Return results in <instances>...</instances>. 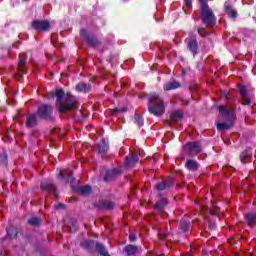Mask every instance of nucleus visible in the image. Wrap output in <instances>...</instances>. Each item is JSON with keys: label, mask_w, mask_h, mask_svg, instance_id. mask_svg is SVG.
<instances>
[{"label": "nucleus", "mask_w": 256, "mask_h": 256, "mask_svg": "<svg viewBox=\"0 0 256 256\" xmlns=\"http://www.w3.org/2000/svg\"><path fill=\"white\" fill-rule=\"evenodd\" d=\"M40 189L46 191V193H52L58 195L57 186L52 181H46L40 183Z\"/></svg>", "instance_id": "obj_14"}, {"label": "nucleus", "mask_w": 256, "mask_h": 256, "mask_svg": "<svg viewBox=\"0 0 256 256\" xmlns=\"http://www.w3.org/2000/svg\"><path fill=\"white\" fill-rule=\"evenodd\" d=\"M185 167L188 171H192V173H195V171H199V162L194 159H188L185 163Z\"/></svg>", "instance_id": "obj_19"}, {"label": "nucleus", "mask_w": 256, "mask_h": 256, "mask_svg": "<svg viewBox=\"0 0 256 256\" xmlns=\"http://www.w3.org/2000/svg\"><path fill=\"white\" fill-rule=\"evenodd\" d=\"M184 105H189V100H186V101L184 102Z\"/></svg>", "instance_id": "obj_48"}, {"label": "nucleus", "mask_w": 256, "mask_h": 256, "mask_svg": "<svg viewBox=\"0 0 256 256\" xmlns=\"http://www.w3.org/2000/svg\"><path fill=\"white\" fill-rule=\"evenodd\" d=\"M94 245H95V241L93 240H84L80 242V246L83 247V249H86V251H91Z\"/></svg>", "instance_id": "obj_31"}, {"label": "nucleus", "mask_w": 256, "mask_h": 256, "mask_svg": "<svg viewBox=\"0 0 256 256\" xmlns=\"http://www.w3.org/2000/svg\"><path fill=\"white\" fill-rule=\"evenodd\" d=\"M214 209H219V207H217V206H214Z\"/></svg>", "instance_id": "obj_50"}, {"label": "nucleus", "mask_w": 256, "mask_h": 256, "mask_svg": "<svg viewBox=\"0 0 256 256\" xmlns=\"http://www.w3.org/2000/svg\"><path fill=\"white\" fill-rule=\"evenodd\" d=\"M64 207H65V204L59 203V204L56 206V209H63Z\"/></svg>", "instance_id": "obj_45"}, {"label": "nucleus", "mask_w": 256, "mask_h": 256, "mask_svg": "<svg viewBox=\"0 0 256 256\" xmlns=\"http://www.w3.org/2000/svg\"><path fill=\"white\" fill-rule=\"evenodd\" d=\"M78 101L75 96L71 95V93L66 94V98L64 103L62 102L58 107L60 113H67V111H71L72 109H76Z\"/></svg>", "instance_id": "obj_5"}, {"label": "nucleus", "mask_w": 256, "mask_h": 256, "mask_svg": "<svg viewBox=\"0 0 256 256\" xmlns=\"http://www.w3.org/2000/svg\"><path fill=\"white\" fill-rule=\"evenodd\" d=\"M129 241L135 243V241H137V235L135 233L130 234Z\"/></svg>", "instance_id": "obj_40"}, {"label": "nucleus", "mask_w": 256, "mask_h": 256, "mask_svg": "<svg viewBox=\"0 0 256 256\" xmlns=\"http://www.w3.org/2000/svg\"><path fill=\"white\" fill-rule=\"evenodd\" d=\"M148 111L155 117H161L165 113V102L161 99L159 94L150 95L148 101Z\"/></svg>", "instance_id": "obj_3"}, {"label": "nucleus", "mask_w": 256, "mask_h": 256, "mask_svg": "<svg viewBox=\"0 0 256 256\" xmlns=\"http://www.w3.org/2000/svg\"><path fill=\"white\" fill-rule=\"evenodd\" d=\"M36 115H38L39 119H43L44 121H53V106L50 104L40 105Z\"/></svg>", "instance_id": "obj_7"}, {"label": "nucleus", "mask_w": 256, "mask_h": 256, "mask_svg": "<svg viewBox=\"0 0 256 256\" xmlns=\"http://www.w3.org/2000/svg\"><path fill=\"white\" fill-rule=\"evenodd\" d=\"M173 185H175V179L169 176L165 181L157 183L155 189H157V191H167V189H171Z\"/></svg>", "instance_id": "obj_13"}, {"label": "nucleus", "mask_w": 256, "mask_h": 256, "mask_svg": "<svg viewBox=\"0 0 256 256\" xmlns=\"http://www.w3.org/2000/svg\"><path fill=\"white\" fill-rule=\"evenodd\" d=\"M119 175H123V170L121 168H112L107 170L104 175V181L109 183L111 181H115Z\"/></svg>", "instance_id": "obj_11"}, {"label": "nucleus", "mask_w": 256, "mask_h": 256, "mask_svg": "<svg viewBox=\"0 0 256 256\" xmlns=\"http://www.w3.org/2000/svg\"><path fill=\"white\" fill-rule=\"evenodd\" d=\"M3 157H4L3 163H4V165H7V161L9 159V155L7 154V151L3 152Z\"/></svg>", "instance_id": "obj_42"}, {"label": "nucleus", "mask_w": 256, "mask_h": 256, "mask_svg": "<svg viewBox=\"0 0 256 256\" xmlns=\"http://www.w3.org/2000/svg\"><path fill=\"white\" fill-rule=\"evenodd\" d=\"M253 157V152L251 151V147H247L244 151L240 153V161L245 164L249 159Z\"/></svg>", "instance_id": "obj_21"}, {"label": "nucleus", "mask_w": 256, "mask_h": 256, "mask_svg": "<svg viewBox=\"0 0 256 256\" xmlns=\"http://www.w3.org/2000/svg\"><path fill=\"white\" fill-rule=\"evenodd\" d=\"M31 27L38 33H47L48 31H51V22H49V20L36 19L32 21Z\"/></svg>", "instance_id": "obj_10"}, {"label": "nucleus", "mask_w": 256, "mask_h": 256, "mask_svg": "<svg viewBox=\"0 0 256 256\" xmlns=\"http://www.w3.org/2000/svg\"><path fill=\"white\" fill-rule=\"evenodd\" d=\"M198 35H200V37H207V35H209V32H207V29L200 27L196 29Z\"/></svg>", "instance_id": "obj_37"}, {"label": "nucleus", "mask_w": 256, "mask_h": 256, "mask_svg": "<svg viewBox=\"0 0 256 256\" xmlns=\"http://www.w3.org/2000/svg\"><path fill=\"white\" fill-rule=\"evenodd\" d=\"M179 229L180 231H182V233H189V231H191V227L189 226V221L181 220Z\"/></svg>", "instance_id": "obj_30"}, {"label": "nucleus", "mask_w": 256, "mask_h": 256, "mask_svg": "<svg viewBox=\"0 0 256 256\" xmlns=\"http://www.w3.org/2000/svg\"><path fill=\"white\" fill-rule=\"evenodd\" d=\"M123 253L127 256L136 255V253H139V246L128 244L123 248Z\"/></svg>", "instance_id": "obj_20"}, {"label": "nucleus", "mask_w": 256, "mask_h": 256, "mask_svg": "<svg viewBox=\"0 0 256 256\" xmlns=\"http://www.w3.org/2000/svg\"><path fill=\"white\" fill-rule=\"evenodd\" d=\"M161 239H166V237H169V233H162L160 234Z\"/></svg>", "instance_id": "obj_44"}, {"label": "nucleus", "mask_w": 256, "mask_h": 256, "mask_svg": "<svg viewBox=\"0 0 256 256\" xmlns=\"http://www.w3.org/2000/svg\"><path fill=\"white\" fill-rule=\"evenodd\" d=\"M168 125L171 126V123L168 122Z\"/></svg>", "instance_id": "obj_51"}, {"label": "nucleus", "mask_w": 256, "mask_h": 256, "mask_svg": "<svg viewBox=\"0 0 256 256\" xmlns=\"http://www.w3.org/2000/svg\"><path fill=\"white\" fill-rule=\"evenodd\" d=\"M238 89H239V93H240L241 97H248L249 96V93H248V90H247V86L240 85L238 87Z\"/></svg>", "instance_id": "obj_36"}, {"label": "nucleus", "mask_w": 256, "mask_h": 256, "mask_svg": "<svg viewBox=\"0 0 256 256\" xmlns=\"http://www.w3.org/2000/svg\"><path fill=\"white\" fill-rule=\"evenodd\" d=\"M212 215H213V217H219V212L218 211L212 212Z\"/></svg>", "instance_id": "obj_46"}, {"label": "nucleus", "mask_w": 256, "mask_h": 256, "mask_svg": "<svg viewBox=\"0 0 256 256\" xmlns=\"http://www.w3.org/2000/svg\"><path fill=\"white\" fill-rule=\"evenodd\" d=\"M28 225L31 227H39L41 225V219L38 217H31L27 220Z\"/></svg>", "instance_id": "obj_32"}, {"label": "nucleus", "mask_w": 256, "mask_h": 256, "mask_svg": "<svg viewBox=\"0 0 256 256\" xmlns=\"http://www.w3.org/2000/svg\"><path fill=\"white\" fill-rule=\"evenodd\" d=\"M201 151H203V146H201L199 141L187 142L184 146V153L188 157H196Z\"/></svg>", "instance_id": "obj_6"}, {"label": "nucleus", "mask_w": 256, "mask_h": 256, "mask_svg": "<svg viewBox=\"0 0 256 256\" xmlns=\"http://www.w3.org/2000/svg\"><path fill=\"white\" fill-rule=\"evenodd\" d=\"M134 123L138 125V127H143V125H145V120L143 119V117H141V115L135 113Z\"/></svg>", "instance_id": "obj_34"}, {"label": "nucleus", "mask_w": 256, "mask_h": 256, "mask_svg": "<svg viewBox=\"0 0 256 256\" xmlns=\"http://www.w3.org/2000/svg\"><path fill=\"white\" fill-rule=\"evenodd\" d=\"M75 89L77 93H89V91H91V84L80 82L76 85Z\"/></svg>", "instance_id": "obj_24"}, {"label": "nucleus", "mask_w": 256, "mask_h": 256, "mask_svg": "<svg viewBox=\"0 0 256 256\" xmlns=\"http://www.w3.org/2000/svg\"><path fill=\"white\" fill-rule=\"evenodd\" d=\"M169 202L167 201V198H161L159 201H157L154 205V209L159 211L160 213H163V209L167 207V204Z\"/></svg>", "instance_id": "obj_26"}, {"label": "nucleus", "mask_w": 256, "mask_h": 256, "mask_svg": "<svg viewBox=\"0 0 256 256\" xmlns=\"http://www.w3.org/2000/svg\"><path fill=\"white\" fill-rule=\"evenodd\" d=\"M25 65H27V61L19 56V61H18V70H19V73H23V69H25Z\"/></svg>", "instance_id": "obj_35"}, {"label": "nucleus", "mask_w": 256, "mask_h": 256, "mask_svg": "<svg viewBox=\"0 0 256 256\" xmlns=\"http://www.w3.org/2000/svg\"><path fill=\"white\" fill-rule=\"evenodd\" d=\"M198 3L200 5V17L202 23L208 27H215V25H217V17L215 16L213 9L209 7V0H198Z\"/></svg>", "instance_id": "obj_1"}, {"label": "nucleus", "mask_w": 256, "mask_h": 256, "mask_svg": "<svg viewBox=\"0 0 256 256\" xmlns=\"http://www.w3.org/2000/svg\"><path fill=\"white\" fill-rule=\"evenodd\" d=\"M224 10L230 19H235L238 15L237 10L233 9V6L229 2L224 3Z\"/></svg>", "instance_id": "obj_18"}, {"label": "nucleus", "mask_w": 256, "mask_h": 256, "mask_svg": "<svg viewBox=\"0 0 256 256\" xmlns=\"http://www.w3.org/2000/svg\"><path fill=\"white\" fill-rule=\"evenodd\" d=\"M49 97H56V106L59 108L60 105L63 103V97H65V90L64 89H57L56 93L53 92L49 93Z\"/></svg>", "instance_id": "obj_17"}, {"label": "nucleus", "mask_w": 256, "mask_h": 256, "mask_svg": "<svg viewBox=\"0 0 256 256\" xmlns=\"http://www.w3.org/2000/svg\"><path fill=\"white\" fill-rule=\"evenodd\" d=\"M244 219L246 220V223L250 227H256V212H249L244 215Z\"/></svg>", "instance_id": "obj_22"}, {"label": "nucleus", "mask_w": 256, "mask_h": 256, "mask_svg": "<svg viewBox=\"0 0 256 256\" xmlns=\"http://www.w3.org/2000/svg\"><path fill=\"white\" fill-rule=\"evenodd\" d=\"M226 99L227 101H231L230 97L229 96H226Z\"/></svg>", "instance_id": "obj_49"}, {"label": "nucleus", "mask_w": 256, "mask_h": 256, "mask_svg": "<svg viewBox=\"0 0 256 256\" xmlns=\"http://www.w3.org/2000/svg\"><path fill=\"white\" fill-rule=\"evenodd\" d=\"M235 122H230V121H227V122H217L216 123V128H217V131H220V132H223V131H228V129L230 127H233Z\"/></svg>", "instance_id": "obj_25"}, {"label": "nucleus", "mask_w": 256, "mask_h": 256, "mask_svg": "<svg viewBox=\"0 0 256 256\" xmlns=\"http://www.w3.org/2000/svg\"><path fill=\"white\" fill-rule=\"evenodd\" d=\"M184 43L186 45L187 50L193 54V57H195L197 53H199V42L197 41V35L189 33Z\"/></svg>", "instance_id": "obj_8"}, {"label": "nucleus", "mask_w": 256, "mask_h": 256, "mask_svg": "<svg viewBox=\"0 0 256 256\" xmlns=\"http://www.w3.org/2000/svg\"><path fill=\"white\" fill-rule=\"evenodd\" d=\"M181 87V83L178 81H171L164 84V91H173L175 89H179Z\"/></svg>", "instance_id": "obj_27"}, {"label": "nucleus", "mask_w": 256, "mask_h": 256, "mask_svg": "<svg viewBox=\"0 0 256 256\" xmlns=\"http://www.w3.org/2000/svg\"><path fill=\"white\" fill-rule=\"evenodd\" d=\"M209 229H212V230L217 229V224L215 222H210L209 223Z\"/></svg>", "instance_id": "obj_43"}, {"label": "nucleus", "mask_w": 256, "mask_h": 256, "mask_svg": "<svg viewBox=\"0 0 256 256\" xmlns=\"http://www.w3.org/2000/svg\"><path fill=\"white\" fill-rule=\"evenodd\" d=\"M38 120H37V115L35 114H30L27 118H26V127L28 129H33V127H37L38 125Z\"/></svg>", "instance_id": "obj_23"}, {"label": "nucleus", "mask_w": 256, "mask_h": 256, "mask_svg": "<svg viewBox=\"0 0 256 256\" xmlns=\"http://www.w3.org/2000/svg\"><path fill=\"white\" fill-rule=\"evenodd\" d=\"M138 161H139V156L137 155V153L132 152L131 154H129V156L126 157L124 161V166L127 168L133 167L135 163H137Z\"/></svg>", "instance_id": "obj_15"}, {"label": "nucleus", "mask_w": 256, "mask_h": 256, "mask_svg": "<svg viewBox=\"0 0 256 256\" xmlns=\"http://www.w3.org/2000/svg\"><path fill=\"white\" fill-rule=\"evenodd\" d=\"M18 235H19V230H17V228L10 227V228L7 229V236L8 237L17 239Z\"/></svg>", "instance_id": "obj_33"}, {"label": "nucleus", "mask_w": 256, "mask_h": 256, "mask_svg": "<svg viewBox=\"0 0 256 256\" xmlns=\"http://www.w3.org/2000/svg\"><path fill=\"white\" fill-rule=\"evenodd\" d=\"M184 3L189 9L193 7V0H184Z\"/></svg>", "instance_id": "obj_41"}, {"label": "nucleus", "mask_w": 256, "mask_h": 256, "mask_svg": "<svg viewBox=\"0 0 256 256\" xmlns=\"http://www.w3.org/2000/svg\"><path fill=\"white\" fill-rule=\"evenodd\" d=\"M94 207L100 211H113L115 203L110 200H99L94 203Z\"/></svg>", "instance_id": "obj_12"}, {"label": "nucleus", "mask_w": 256, "mask_h": 256, "mask_svg": "<svg viewBox=\"0 0 256 256\" xmlns=\"http://www.w3.org/2000/svg\"><path fill=\"white\" fill-rule=\"evenodd\" d=\"M80 37H82L88 47H91L92 49H96V47H101V42L99 41V38L96 35L89 33L85 28L80 30Z\"/></svg>", "instance_id": "obj_4"}, {"label": "nucleus", "mask_w": 256, "mask_h": 256, "mask_svg": "<svg viewBox=\"0 0 256 256\" xmlns=\"http://www.w3.org/2000/svg\"><path fill=\"white\" fill-rule=\"evenodd\" d=\"M95 249L101 256H105L109 253V251H107V247H105L101 242H96Z\"/></svg>", "instance_id": "obj_28"}, {"label": "nucleus", "mask_w": 256, "mask_h": 256, "mask_svg": "<svg viewBox=\"0 0 256 256\" xmlns=\"http://www.w3.org/2000/svg\"><path fill=\"white\" fill-rule=\"evenodd\" d=\"M242 105H251V98L249 96L242 97Z\"/></svg>", "instance_id": "obj_39"}, {"label": "nucleus", "mask_w": 256, "mask_h": 256, "mask_svg": "<svg viewBox=\"0 0 256 256\" xmlns=\"http://www.w3.org/2000/svg\"><path fill=\"white\" fill-rule=\"evenodd\" d=\"M58 177L60 179H65L66 183L70 184L73 191H75L77 195H82V196L90 195L91 191H93L90 185L75 186L77 184V180L75 179V177H73V172H69L65 177V174L63 173V171H60Z\"/></svg>", "instance_id": "obj_2"}, {"label": "nucleus", "mask_w": 256, "mask_h": 256, "mask_svg": "<svg viewBox=\"0 0 256 256\" xmlns=\"http://www.w3.org/2000/svg\"><path fill=\"white\" fill-rule=\"evenodd\" d=\"M72 226L74 227V229H77V224L72 223Z\"/></svg>", "instance_id": "obj_47"}, {"label": "nucleus", "mask_w": 256, "mask_h": 256, "mask_svg": "<svg viewBox=\"0 0 256 256\" xmlns=\"http://www.w3.org/2000/svg\"><path fill=\"white\" fill-rule=\"evenodd\" d=\"M117 113H127V108H114L111 110V115H117Z\"/></svg>", "instance_id": "obj_38"}, {"label": "nucleus", "mask_w": 256, "mask_h": 256, "mask_svg": "<svg viewBox=\"0 0 256 256\" xmlns=\"http://www.w3.org/2000/svg\"><path fill=\"white\" fill-rule=\"evenodd\" d=\"M181 119H183V114L181 111L179 110H175L174 112H172L170 114V120L173 122V123H177L178 121H181Z\"/></svg>", "instance_id": "obj_29"}, {"label": "nucleus", "mask_w": 256, "mask_h": 256, "mask_svg": "<svg viewBox=\"0 0 256 256\" xmlns=\"http://www.w3.org/2000/svg\"><path fill=\"white\" fill-rule=\"evenodd\" d=\"M97 149L99 155H107L109 152V141L103 138L101 142L97 144Z\"/></svg>", "instance_id": "obj_16"}, {"label": "nucleus", "mask_w": 256, "mask_h": 256, "mask_svg": "<svg viewBox=\"0 0 256 256\" xmlns=\"http://www.w3.org/2000/svg\"><path fill=\"white\" fill-rule=\"evenodd\" d=\"M218 111L225 120L230 123H235V119H237V115L235 114V108L229 107L227 105L218 106Z\"/></svg>", "instance_id": "obj_9"}]
</instances>
